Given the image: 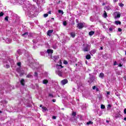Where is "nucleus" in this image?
Segmentation results:
<instances>
[{
  "mask_svg": "<svg viewBox=\"0 0 126 126\" xmlns=\"http://www.w3.org/2000/svg\"><path fill=\"white\" fill-rule=\"evenodd\" d=\"M62 61L60 60L56 65V68H57V69L63 68V66L62 65Z\"/></svg>",
  "mask_w": 126,
  "mask_h": 126,
  "instance_id": "f257e3e1",
  "label": "nucleus"
},
{
  "mask_svg": "<svg viewBox=\"0 0 126 126\" xmlns=\"http://www.w3.org/2000/svg\"><path fill=\"white\" fill-rule=\"evenodd\" d=\"M115 18H120L121 17V13L119 11L114 13Z\"/></svg>",
  "mask_w": 126,
  "mask_h": 126,
  "instance_id": "f03ea898",
  "label": "nucleus"
},
{
  "mask_svg": "<svg viewBox=\"0 0 126 126\" xmlns=\"http://www.w3.org/2000/svg\"><path fill=\"white\" fill-rule=\"evenodd\" d=\"M84 23H80L78 24V28L79 29H82L84 27Z\"/></svg>",
  "mask_w": 126,
  "mask_h": 126,
  "instance_id": "7ed1b4c3",
  "label": "nucleus"
},
{
  "mask_svg": "<svg viewBox=\"0 0 126 126\" xmlns=\"http://www.w3.org/2000/svg\"><path fill=\"white\" fill-rule=\"evenodd\" d=\"M68 82V81L66 79H64L61 81V83L62 85H65Z\"/></svg>",
  "mask_w": 126,
  "mask_h": 126,
  "instance_id": "20e7f679",
  "label": "nucleus"
},
{
  "mask_svg": "<svg viewBox=\"0 0 126 126\" xmlns=\"http://www.w3.org/2000/svg\"><path fill=\"white\" fill-rule=\"evenodd\" d=\"M56 73H57V74H58V75H59V76H62V71H61L59 70H57L56 71Z\"/></svg>",
  "mask_w": 126,
  "mask_h": 126,
  "instance_id": "39448f33",
  "label": "nucleus"
},
{
  "mask_svg": "<svg viewBox=\"0 0 126 126\" xmlns=\"http://www.w3.org/2000/svg\"><path fill=\"white\" fill-rule=\"evenodd\" d=\"M52 33H53V30H49L47 32V35L48 36H51V35H52Z\"/></svg>",
  "mask_w": 126,
  "mask_h": 126,
  "instance_id": "423d86ee",
  "label": "nucleus"
},
{
  "mask_svg": "<svg viewBox=\"0 0 126 126\" xmlns=\"http://www.w3.org/2000/svg\"><path fill=\"white\" fill-rule=\"evenodd\" d=\"M47 53L48 54H53V53H54V51L52 49H48L47 50Z\"/></svg>",
  "mask_w": 126,
  "mask_h": 126,
  "instance_id": "0eeeda50",
  "label": "nucleus"
},
{
  "mask_svg": "<svg viewBox=\"0 0 126 126\" xmlns=\"http://www.w3.org/2000/svg\"><path fill=\"white\" fill-rule=\"evenodd\" d=\"M49 82V81L48 80L44 79L42 81V83L43 84H47V83Z\"/></svg>",
  "mask_w": 126,
  "mask_h": 126,
  "instance_id": "6e6552de",
  "label": "nucleus"
},
{
  "mask_svg": "<svg viewBox=\"0 0 126 126\" xmlns=\"http://www.w3.org/2000/svg\"><path fill=\"white\" fill-rule=\"evenodd\" d=\"M70 35L72 38H74L75 37V32H71Z\"/></svg>",
  "mask_w": 126,
  "mask_h": 126,
  "instance_id": "1a4fd4ad",
  "label": "nucleus"
},
{
  "mask_svg": "<svg viewBox=\"0 0 126 126\" xmlns=\"http://www.w3.org/2000/svg\"><path fill=\"white\" fill-rule=\"evenodd\" d=\"M99 77L100 78H102V79L104 78V73H100L99 74Z\"/></svg>",
  "mask_w": 126,
  "mask_h": 126,
  "instance_id": "9d476101",
  "label": "nucleus"
},
{
  "mask_svg": "<svg viewBox=\"0 0 126 126\" xmlns=\"http://www.w3.org/2000/svg\"><path fill=\"white\" fill-rule=\"evenodd\" d=\"M103 16L104 18H107V17L108 16V15L107 14V12H106V11H104V13H103Z\"/></svg>",
  "mask_w": 126,
  "mask_h": 126,
  "instance_id": "9b49d317",
  "label": "nucleus"
},
{
  "mask_svg": "<svg viewBox=\"0 0 126 126\" xmlns=\"http://www.w3.org/2000/svg\"><path fill=\"white\" fill-rule=\"evenodd\" d=\"M42 109L43 112H46V111H48V109H47L46 107H42Z\"/></svg>",
  "mask_w": 126,
  "mask_h": 126,
  "instance_id": "f8f14e48",
  "label": "nucleus"
},
{
  "mask_svg": "<svg viewBox=\"0 0 126 126\" xmlns=\"http://www.w3.org/2000/svg\"><path fill=\"white\" fill-rule=\"evenodd\" d=\"M86 59L87 60H90L91 59V56H90V55H88L86 56Z\"/></svg>",
  "mask_w": 126,
  "mask_h": 126,
  "instance_id": "ddd939ff",
  "label": "nucleus"
},
{
  "mask_svg": "<svg viewBox=\"0 0 126 126\" xmlns=\"http://www.w3.org/2000/svg\"><path fill=\"white\" fill-rule=\"evenodd\" d=\"M115 24H116V25H119H119H121V21H116L115 22Z\"/></svg>",
  "mask_w": 126,
  "mask_h": 126,
  "instance_id": "4468645a",
  "label": "nucleus"
},
{
  "mask_svg": "<svg viewBox=\"0 0 126 126\" xmlns=\"http://www.w3.org/2000/svg\"><path fill=\"white\" fill-rule=\"evenodd\" d=\"M27 36H28V32H25V33L22 34L23 37H27Z\"/></svg>",
  "mask_w": 126,
  "mask_h": 126,
  "instance_id": "2eb2a0df",
  "label": "nucleus"
},
{
  "mask_svg": "<svg viewBox=\"0 0 126 126\" xmlns=\"http://www.w3.org/2000/svg\"><path fill=\"white\" fill-rule=\"evenodd\" d=\"M19 73L20 75H23V74H24V71L23 70H21V71L19 72Z\"/></svg>",
  "mask_w": 126,
  "mask_h": 126,
  "instance_id": "dca6fc26",
  "label": "nucleus"
},
{
  "mask_svg": "<svg viewBox=\"0 0 126 126\" xmlns=\"http://www.w3.org/2000/svg\"><path fill=\"white\" fill-rule=\"evenodd\" d=\"M20 82L22 85H24V82H25V81L24 80V79H22Z\"/></svg>",
  "mask_w": 126,
  "mask_h": 126,
  "instance_id": "f3484780",
  "label": "nucleus"
},
{
  "mask_svg": "<svg viewBox=\"0 0 126 126\" xmlns=\"http://www.w3.org/2000/svg\"><path fill=\"white\" fill-rule=\"evenodd\" d=\"M89 34L90 36H92V35H94V32H93V31L90 32Z\"/></svg>",
  "mask_w": 126,
  "mask_h": 126,
  "instance_id": "a211bd4d",
  "label": "nucleus"
},
{
  "mask_svg": "<svg viewBox=\"0 0 126 126\" xmlns=\"http://www.w3.org/2000/svg\"><path fill=\"white\" fill-rule=\"evenodd\" d=\"M58 12H59V13H61V14H63V10H59V11H58Z\"/></svg>",
  "mask_w": 126,
  "mask_h": 126,
  "instance_id": "6ab92c4d",
  "label": "nucleus"
},
{
  "mask_svg": "<svg viewBox=\"0 0 126 126\" xmlns=\"http://www.w3.org/2000/svg\"><path fill=\"white\" fill-rule=\"evenodd\" d=\"M27 77H28V78H31V77H32V75L29 74L27 76Z\"/></svg>",
  "mask_w": 126,
  "mask_h": 126,
  "instance_id": "aec40b11",
  "label": "nucleus"
},
{
  "mask_svg": "<svg viewBox=\"0 0 126 126\" xmlns=\"http://www.w3.org/2000/svg\"><path fill=\"white\" fill-rule=\"evenodd\" d=\"M93 122H91V121H90L88 123H87V125H93Z\"/></svg>",
  "mask_w": 126,
  "mask_h": 126,
  "instance_id": "412c9836",
  "label": "nucleus"
},
{
  "mask_svg": "<svg viewBox=\"0 0 126 126\" xmlns=\"http://www.w3.org/2000/svg\"><path fill=\"white\" fill-rule=\"evenodd\" d=\"M63 63L64 64H67L68 63H67V61L64 60V61H63Z\"/></svg>",
  "mask_w": 126,
  "mask_h": 126,
  "instance_id": "4be33fe9",
  "label": "nucleus"
},
{
  "mask_svg": "<svg viewBox=\"0 0 126 126\" xmlns=\"http://www.w3.org/2000/svg\"><path fill=\"white\" fill-rule=\"evenodd\" d=\"M119 6L123 7V6H124V4H123L122 3H119Z\"/></svg>",
  "mask_w": 126,
  "mask_h": 126,
  "instance_id": "5701e85b",
  "label": "nucleus"
},
{
  "mask_svg": "<svg viewBox=\"0 0 126 126\" xmlns=\"http://www.w3.org/2000/svg\"><path fill=\"white\" fill-rule=\"evenodd\" d=\"M3 14H4L3 12H0V17H1V16H3Z\"/></svg>",
  "mask_w": 126,
  "mask_h": 126,
  "instance_id": "b1692460",
  "label": "nucleus"
},
{
  "mask_svg": "<svg viewBox=\"0 0 126 126\" xmlns=\"http://www.w3.org/2000/svg\"><path fill=\"white\" fill-rule=\"evenodd\" d=\"M101 109H105V105L102 104L100 107Z\"/></svg>",
  "mask_w": 126,
  "mask_h": 126,
  "instance_id": "393cba45",
  "label": "nucleus"
},
{
  "mask_svg": "<svg viewBox=\"0 0 126 126\" xmlns=\"http://www.w3.org/2000/svg\"><path fill=\"white\" fill-rule=\"evenodd\" d=\"M48 15H49V14H44L43 15V16H44V17H48Z\"/></svg>",
  "mask_w": 126,
  "mask_h": 126,
  "instance_id": "a878e982",
  "label": "nucleus"
},
{
  "mask_svg": "<svg viewBox=\"0 0 126 126\" xmlns=\"http://www.w3.org/2000/svg\"><path fill=\"white\" fill-rule=\"evenodd\" d=\"M84 52H87L88 51V48H86L83 49Z\"/></svg>",
  "mask_w": 126,
  "mask_h": 126,
  "instance_id": "bb28decb",
  "label": "nucleus"
},
{
  "mask_svg": "<svg viewBox=\"0 0 126 126\" xmlns=\"http://www.w3.org/2000/svg\"><path fill=\"white\" fill-rule=\"evenodd\" d=\"M18 66L20 67V65H21V63L20 62H19L17 63Z\"/></svg>",
  "mask_w": 126,
  "mask_h": 126,
  "instance_id": "cd10ccee",
  "label": "nucleus"
},
{
  "mask_svg": "<svg viewBox=\"0 0 126 126\" xmlns=\"http://www.w3.org/2000/svg\"><path fill=\"white\" fill-rule=\"evenodd\" d=\"M5 20H6V21H8V17L6 16L5 18Z\"/></svg>",
  "mask_w": 126,
  "mask_h": 126,
  "instance_id": "c85d7f7f",
  "label": "nucleus"
},
{
  "mask_svg": "<svg viewBox=\"0 0 126 126\" xmlns=\"http://www.w3.org/2000/svg\"><path fill=\"white\" fill-rule=\"evenodd\" d=\"M63 25L65 26L66 25V22H63Z\"/></svg>",
  "mask_w": 126,
  "mask_h": 126,
  "instance_id": "c756f323",
  "label": "nucleus"
},
{
  "mask_svg": "<svg viewBox=\"0 0 126 126\" xmlns=\"http://www.w3.org/2000/svg\"><path fill=\"white\" fill-rule=\"evenodd\" d=\"M118 64V63H117V62H114V64H113V65H117Z\"/></svg>",
  "mask_w": 126,
  "mask_h": 126,
  "instance_id": "7c9ffc66",
  "label": "nucleus"
},
{
  "mask_svg": "<svg viewBox=\"0 0 126 126\" xmlns=\"http://www.w3.org/2000/svg\"><path fill=\"white\" fill-rule=\"evenodd\" d=\"M96 88H97V87H96V86H94V87H93V90H95Z\"/></svg>",
  "mask_w": 126,
  "mask_h": 126,
  "instance_id": "2f4dec72",
  "label": "nucleus"
},
{
  "mask_svg": "<svg viewBox=\"0 0 126 126\" xmlns=\"http://www.w3.org/2000/svg\"><path fill=\"white\" fill-rule=\"evenodd\" d=\"M118 31H119V32H122V29L119 28L118 29Z\"/></svg>",
  "mask_w": 126,
  "mask_h": 126,
  "instance_id": "473e14b6",
  "label": "nucleus"
},
{
  "mask_svg": "<svg viewBox=\"0 0 126 126\" xmlns=\"http://www.w3.org/2000/svg\"><path fill=\"white\" fill-rule=\"evenodd\" d=\"M72 116H75V115H76V113L75 112H73L72 114Z\"/></svg>",
  "mask_w": 126,
  "mask_h": 126,
  "instance_id": "72a5a7b5",
  "label": "nucleus"
},
{
  "mask_svg": "<svg viewBox=\"0 0 126 126\" xmlns=\"http://www.w3.org/2000/svg\"><path fill=\"white\" fill-rule=\"evenodd\" d=\"M118 66H119V67H121V66H123V64H122L121 63L119 64L118 65Z\"/></svg>",
  "mask_w": 126,
  "mask_h": 126,
  "instance_id": "f704fd0d",
  "label": "nucleus"
},
{
  "mask_svg": "<svg viewBox=\"0 0 126 126\" xmlns=\"http://www.w3.org/2000/svg\"><path fill=\"white\" fill-rule=\"evenodd\" d=\"M111 107H112V106H111L110 104H108V105H107V108H111Z\"/></svg>",
  "mask_w": 126,
  "mask_h": 126,
  "instance_id": "c9c22d12",
  "label": "nucleus"
},
{
  "mask_svg": "<svg viewBox=\"0 0 126 126\" xmlns=\"http://www.w3.org/2000/svg\"><path fill=\"white\" fill-rule=\"evenodd\" d=\"M113 29L112 28H109V31H113Z\"/></svg>",
  "mask_w": 126,
  "mask_h": 126,
  "instance_id": "e433bc0d",
  "label": "nucleus"
},
{
  "mask_svg": "<svg viewBox=\"0 0 126 126\" xmlns=\"http://www.w3.org/2000/svg\"><path fill=\"white\" fill-rule=\"evenodd\" d=\"M107 95H110V94L111 93L110 92H106Z\"/></svg>",
  "mask_w": 126,
  "mask_h": 126,
  "instance_id": "4c0bfd02",
  "label": "nucleus"
},
{
  "mask_svg": "<svg viewBox=\"0 0 126 126\" xmlns=\"http://www.w3.org/2000/svg\"><path fill=\"white\" fill-rule=\"evenodd\" d=\"M52 119H53V120H56V116H53Z\"/></svg>",
  "mask_w": 126,
  "mask_h": 126,
  "instance_id": "58836bf2",
  "label": "nucleus"
},
{
  "mask_svg": "<svg viewBox=\"0 0 126 126\" xmlns=\"http://www.w3.org/2000/svg\"><path fill=\"white\" fill-rule=\"evenodd\" d=\"M95 90H96V91H99V89L98 88H95Z\"/></svg>",
  "mask_w": 126,
  "mask_h": 126,
  "instance_id": "ea45409f",
  "label": "nucleus"
},
{
  "mask_svg": "<svg viewBox=\"0 0 126 126\" xmlns=\"http://www.w3.org/2000/svg\"><path fill=\"white\" fill-rule=\"evenodd\" d=\"M124 114H126V109H124Z\"/></svg>",
  "mask_w": 126,
  "mask_h": 126,
  "instance_id": "a19ab883",
  "label": "nucleus"
},
{
  "mask_svg": "<svg viewBox=\"0 0 126 126\" xmlns=\"http://www.w3.org/2000/svg\"><path fill=\"white\" fill-rule=\"evenodd\" d=\"M37 73H36V72H35V73H34V76H37Z\"/></svg>",
  "mask_w": 126,
  "mask_h": 126,
  "instance_id": "79ce46f5",
  "label": "nucleus"
},
{
  "mask_svg": "<svg viewBox=\"0 0 126 126\" xmlns=\"http://www.w3.org/2000/svg\"><path fill=\"white\" fill-rule=\"evenodd\" d=\"M52 102H54V103H55V102H56V99H53Z\"/></svg>",
  "mask_w": 126,
  "mask_h": 126,
  "instance_id": "37998d69",
  "label": "nucleus"
},
{
  "mask_svg": "<svg viewBox=\"0 0 126 126\" xmlns=\"http://www.w3.org/2000/svg\"><path fill=\"white\" fill-rule=\"evenodd\" d=\"M7 68H8L9 67V65H6Z\"/></svg>",
  "mask_w": 126,
  "mask_h": 126,
  "instance_id": "c03bdc74",
  "label": "nucleus"
},
{
  "mask_svg": "<svg viewBox=\"0 0 126 126\" xmlns=\"http://www.w3.org/2000/svg\"><path fill=\"white\" fill-rule=\"evenodd\" d=\"M40 108H43V106H42V105H40Z\"/></svg>",
  "mask_w": 126,
  "mask_h": 126,
  "instance_id": "a18cd8bd",
  "label": "nucleus"
},
{
  "mask_svg": "<svg viewBox=\"0 0 126 126\" xmlns=\"http://www.w3.org/2000/svg\"><path fill=\"white\" fill-rule=\"evenodd\" d=\"M49 14H51L52 12L51 11L49 12Z\"/></svg>",
  "mask_w": 126,
  "mask_h": 126,
  "instance_id": "49530a36",
  "label": "nucleus"
},
{
  "mask_svg": "<svg viewBox=\"0 0 126 126\" xmlns=\"http://www.w3.org/2000/svg\"><path fill=\"white\" fill-rule=\"evenodd\" d=\"M55 58H58V57H57V56H54V59H55Z\"/></svg>",
  "mask_w": 126,
  "mask_h": 126,
  "instance_id": "de8ad7c7",
  "label": "nucleus"
},
{
  "mask_svg": "<svg viewBox=\"0 0 126 126\" xmlns=\"http://www.w3.org/2000/svg\"><path fill=\"white\" fill-rule=\"evenodd\" d=\"M100 50H103V47H100Z\"/></svg>",
  "mask_w": 126,
  "mask_h": 126,
  "instance_id": "09e8293b",
  "label": "nucleus"
},
{
  "mask_svg": "<svg viewBox=\"0 0 126 126\" xmlns=\"http://www.w3.org/2000/svg\"><path fill=\"white\" fill-rule=\"evenodd\" d=\"M124 121H126V118H124Z\"/></svg>",
  "mask_w": 126,
  "mask_h": 126,
  "instance_id": "8fccbe9b",
  "label": "nucleus"
},
{
  "mask_svg": "<svg viewBox=\"0 0 126 126\" xmlns=\"http://www.w3.org/2000/svg\"><path fill=\"white\" fill-rule=\"evenodd\" d=\"M102 5H105V3H103Z\"/></svg>",
  "mask_w": 126,
  "mask_h": 126,
  "instance_id": "3c124183",
  "label": "nucleus"
},
{
  "mask_svg": "<svg viewBox=\"0 0 126 126\" xmlns=\"http://www.w3.org/2000/svg\"><path fill=\"white\" fill-rule=\"evenodd\" d=\"M1 113V111H0V113Z\"/></svg>",
  "mask_w": 126,
  "mask_h": 126,
  "instance_id": "603ef678",
  "label": "nucleus"
},
{
  "mask_svg": "<svg viewBox=\"0 0 126 126\" xmlns=\"http://www.w3.org/2000/svg\"><path fill=\"white\" fill-rule=\"evenodd\" d=\"M52 19H54V18H52Z\"/></svg>",
  "mask_w": 126,
  "mask_h": 126,
  "instance_id": "864d4df0",
  "label": "nucleus"
}]
</instances>
